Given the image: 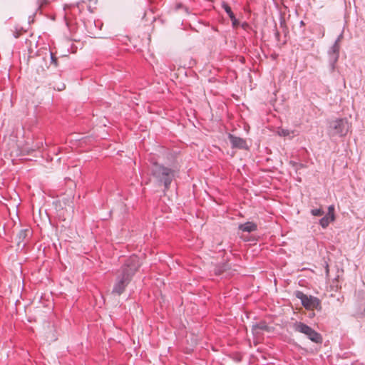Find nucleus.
<instances>
[{
    "label": "nucleus",
    "mask_w": 365,
    "mask_h": 365,
    "mask_svg": "<svg viewBox=\"0 0 365 365\" xmlns=\"http://www.w3.org/2000/svg\"><path fill=\"white\" fill-rule=\"evenodd\" d=\"M152 173L158 182L163 183L165 189L169 188V185L175 176L174 170L165 167L158 163L153 164Z\"/></svg>",
    "instance_id": "nucleus-1"
},
{
    "label": "nucleus",
    "mask_w": 365,
    "mask_h": 365,
    "mask_svg": "<svg viewBox=\"0 0 365 365\" xmlns=\"http://www.w3.org/2000/svg\"><path fill=\"white\" fill-rule=\"evenodd\" d=\"M293 327L295 331L305 334L312 341L317 344L322 342V336L307 324L302 322H295Z\"/></svg>",
    "instance_id": "nucleus-2"
},
{
    "label": "nucleus",
    "mask_w": 365,
    "mask_h": 365,
    "mask_svg": "<svg viewBox=\"0 0 365 365\" xmlns=\"http://www.w3.org/2000/svg\"><path fill=\"white\" fill-rule=\"evenodd\" d=\"M349 129V125L345 118L333 120L329 125V133L331 135L344 136L347 134Z\"/></svg>",
    "instance_id": "nucleus-3"
},
{
    "label": "nucleus",
    "mask_w": 365,
    "mask_h": 365,
    "mask_svg": "<svg viewBox=\"0 0 365 365\" xmlns=\"http://www.w3.org/2000/svg\"><path fill=\"white\" fill-rule=\"evenodd\" d=\"M296 297L301 300L305 309L309 310L321 309V302L317 297L307 296L302 292H297Z\"/></svg>",
    "instance_id": "nucleus-4"
},
{
    "label": "nucleus",
    "mask_w": 365,
    "mask_h": 365,
    "mask_svg": "<svg viewBox=\"0 0 365 365\" xmlns=\"http://www.w3.org/2000/svg\"><path fill=\"white\" fill-rule=\"evenodd\" d=\"M140 264L139 257L136 255H132L126 259L123 267V272L124 274H133L140 272Z\"/></svg>",
    "instance_id": "nucleus-5"
},
{
    "label": "nucleus",
    "mask_w": 365,
    "mask_h": 365,
    "mask_svg": "<svg viewBox=\"0 0 365 365\" xmlns=\"http://www.w3.org/2000/svg\"><path fill=\"white\" fill-rule=\"evenodd\" d=\"M130 279L128 277V275H122V277L118 279L117 283L115 284L112 293L114 294L120 295L125 290V288L128 285Z\"/></svg>",
    "instance_id": "nucleus-6"
},
{
    "label": "nucleus",
    "mask_w": 365,
    "mask_h": 365,
    "mask_svg": "<svg viewBox=\"0 0 365 365\" xmlns=\"http://www.w3.org/2000/svg\"><path fill=\"white\" fill-rule=\"evenodd\" d=\"M229 139L232 144V147L234 148L238 149H245L247 150L248 146L247 145L246 140L242 138L235 136L233 135H229Z\"/></svg>",
    "instance_id": "nucleus-7"
},
{
    "label": "nucleus",
    "mask_w": 365,
    "mask_h": 365,
    "mask_svg": "<svg viewBox=\"0 0 365 365\" xmlns=\"http://www.w3.org/2000/svg\"><path fill=\"white\" fill-rule=\"evenodd\" d=\"M271 328L268 327L264 322H260L252 326V332L255 335H260L263 331L269 332Z\"/></svg>",
    "instance_id": "nucleus-8"
},
{
    "label": "nucleus",
    "mask_w": 365,
    "mask_h": 365,
    "mask_svg": "<svg viewBox=\"0 0 365 365\" xmlns=\"http://www.w3.org/2000/svg\"><path fill=\"white\" fill-rule=\"evenodd\" d=\"M239 229L243 232H251L257 230V225L252 222H247L240 224Z\"/></svg>",
    "instance_id": "nucleus-9"
},
{
    "label": "nucleus",
    "mask_w": 365,
    "mask_h": 365,
    "mask_svg": "<svg viewBox=\"0 0 365 365\" xmlns=\"http://www.w3.org/2000/svg\"><path fill=\"white\" fill-rule=\"evenodd\" d=\"M293 133H294L293 130H290L289 129H284L282 128H279L278 130H277L278 135L280 136H282V137L290 136V135L293 134Z\"/></svg>",
    "instance_id": "nucleus-10"
},
{
    "label": "nucleus",
    "mask_w": 365,
    "mask_h": 365,
    "mask_svg": "<svg viewBox=\"0 0 365 365\" xmlns=\"http://www.w3.org/2000/svg\"><path fill=\"white\" fill-rule=\"evenodd\" d=\"M326 216H328L329 217V220H330L331 221H334V219H335V217H334V205H330L329 207H328V213Z\"/></svg>",
    "instance_id": "nucleus-11"
},
{
    "label": "nucleus",
    "mask_w": 365,
    "mask_h": 365,
    "mask_svg": "<svg viewBox=\"0 0 365 365\" xmlns=\"http://www.w3.org/2000/svg\"><path fill=\"white\" fill-rule=\"evenodd\" d=\"M330 222L331 221L329 220V217L325 216L320 220L319 223L323 228H326L329 225Z\"/></svg>",
    "instance_id": "nucleus-12"
},
{
    "label": "nucleus",
    "mask_w": 365,
    "mask_h": 365,
    "mask_svg": "<svg viewBox=\"0 0 365 365\" xmlns=\"http://www.w3.org/2000/svg\"><path fill=\"white\" fill-rule=\"evenodd\" d=\"M222 7L225 9V11H226V13L228 14L229 17L233 18V16H235V15H234L233 12L232 11L230 6L227 4H223Z\"/></svg>",
    "instance_id": "nucleus-13"
},
{
    "label": "nucleus",
    "mask_w": 365,
    "mask_h": 365,
    "mask_svg": "<svg viewBox=\"0 0 365 365\" xmlns=\"http://www.w3.org/2000/svg\"><path fill=\"white\" fill-rule=\"evenodd\" d=\"M311 212L314 216H321L324 214V211L322 209H314Z\"/></svg>",
    "instance_id": "nucleus-14"
},
{
    "label": "nucleus",
    "mask_w": 365,
    "mask_h": 365,
    "mask_svg": "<svg viewBox=\"0 0 365 365\" xmlns=\"http://www.w3.org/2000/svg\"><path fill=\"white\" fill-rule=\"evenodd\" d=\"M39 8H42L48 4V0H38V1Z\"/></svg>",
    "instance_id": "nucleus-15"
},
{
    "label": "nucleus",
    "mask_w": 365,
    "mask_h": 365,
    "mask_svg": "<svg viewBox=\"0 0 365 365\" xmlns=\"http://www.w3.org/2000/svg\"><path fill=\"white\" fill-rule=\"evenodd\" d=\"M230 19H231V21H232V26H233L234 27L237 26V25H238V24H239V23H238V21L236 19L235 16H233V18H230Z\"/></svg>",
    "instance_id": "nucleus-16"
},
{
    "label": "nucleus",
    "mask_w": 365,
    "mask_h": 365,
    "mask_svg": "<svg viewBox=\"0 0 365 365\" xmlns=\"http://www.w3.org/2000/svg\"><path fill=\"white\" fill-rule=\"evenodd\" d=\"M50 56L51 61L55 63V65H57V58L54 56L52 52L50 53Z\"/></svg>",
    "instance_id": "nucleus-17"
},
{
    "label": "nucleus",
    "mask_w": 365,
    "mask_h": 365,
    "mask_svg": "<svg viewBox=\"0 0 365 365\" xmlns=\"http://www.w3.org/2000/svg\"><path fill=\"white\" fill-rule=\"evenodd\" d=\"M64 88H65V85H64V84H62L61 86H58V87H57V88H56V89H57L58 91H62V90H63Z\"/></svg>",
    "instance_id": "nucleus-18"
},
{
    "label": "nucleus",
    "mask_w": 365,
    "mask_h": 365,
    "mask_svg": "<svg viewBox=\"0 0 365 365\" xmlns=\"http://www.w3.org/2000/svg\"><path fill=\"white\" fill-rule=\"evenodd\" d=\"M21 35L20 32H17L14 34L15 38H19V36Z\"/></svg>",
    "instance_id": "nucleus-19"
},
{
    "label": "nucleus",
    "mask_w": 365,
    "mask_h": 365,
    "mask_svg": "<svg viewBox=\"0 0 365 365\" xmlns=\"http://www.w3.org/2000/svg\"><path fill=\"white\" fill-rule=\"evenodd\" d=\"M41 68L42 71H45V68L43 66H41Z\"/></svg>",
    "instance_id": "nucleus-20"
}]
</instances>
